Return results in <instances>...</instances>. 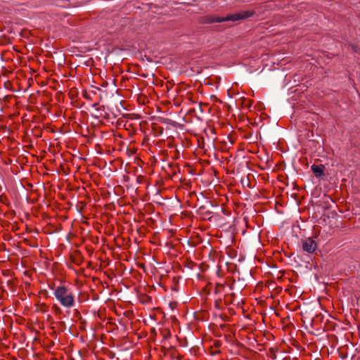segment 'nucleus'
I'll return each mask as SVG.
<instances>
[{
    "instance_id": "f257e3e1",
    "label": "nucleus",
    "mask_w": 360,
    "mask_h": 360,
    "mask_svg": "<svg viewBox=\"0 0 360 360\" xmlns=\"http://www.w3.org/2000/svg\"><path fill=\"white\" fill-rule=\"evenodd\" d=\"M53 295L63 307L71 308L74 306L75 296L72 292L66 287L63 285L57 287Z\"/></svg>"
},
{
    "instance_id": "f03ea898",
    "label": "nucleus",
    "mask_w": 360,
    "mask_h": 360,
    "mask_svg": "<svg viewBox=\"0 0 360 360\" xmlns=\"http://www.w3.org/2000/svg\"><path fill=\"white\" fill-rule=\"evenodd\" d=\"M250 15L248 12L242 11L239 13H236L233 14L227 15L225 18H218L216 20V22H221L224 21L231 20V21H237L240 19H244L249 17Z\"/></svg>"
},
{
    "instance_id": "7ed1b4c3",
    "label": "nucleus",
    "mask_w": 360,
    "mask_h": 360,
    "mask_svg": "<svg viewBox=\"0 0 360 360\" xmlns=\"http://www.w3.org/2000/svg\"><path fill=\"white\" fill-rule=\"evenodd\" d=\"M303 250L308 252H314L317 248L316 242L311 238L306 239L302 244Z\"/></svg>"
},
{
    "instance_id": "20e7f679",
    "label": "nucleus",
    "mask_w": 360,
    "mask_h": 360,
    "mask_svg": "<svg viewBox=\"0 0 360 360\" xmlns=\"http://www.w3.org/2000/svg\"><path fill=\"white\" fill-rule=\"evenodd\" d=\"M311 170L316 176H321L323 174V165H312Z\"/></svg>"
}]
</instances>
